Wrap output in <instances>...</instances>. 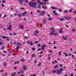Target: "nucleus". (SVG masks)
<instances>
[{
    "mask_svg": "<svg viewBox=\"0 0 76 76\" xmlns=\"http://www.w3.org/2000/svg\"><path fill=\"white\" fill-rule=\"evenodd\" d=\"M30 3H29V5L30 6V7H33L34 8H35L36 7H37V4H36V3L34 2H32L31 1H30Z\"/></svg>",
    "mask_w": 76,
    "mask_h": 76,
    "instance_id": "nucleus-1",
    "label": "nucleus"
},
{
    "mask_svg": "<svg viewBox=\"0 0 76 76\" xmlns=\"http://www.w3.org/2000/svg\"><path fill=\"white\" fill-rule=\"evenodd\" d=\"M1 37L2 38H3V39H7V41H9L10 40V39H9L8 37L6 36H1Z\"/></svg>",
    "mask_w": 76,
    "mask_h": 76,
    "instance_id": "nucleus-2",
    "label": "nucleus"
},
{
    "mask_svg": "<svg viewBox=\"0 0 76 76\" xmlns=\"http://www.w3.org/2000/svg\"><path fill=\"white\" fill-rule=\"evenodd\" d=\"M12 26L11 25H10L9 27L7 28V29H8L9 31H11L12 30Z\"/></svg>",
    "mask_w": 76,
    "mask_h": 76,
    "instance_id": "nucleus-3",
    "label": "nucleus"
},
{
    "mask_svg": "<svg viewBox=\"0 0 76 76\" xmlns=\"http://www.w3.org/2000/svg\"><path fill=\"white\" fill-rule=\"evenodd\" d=\"M45 14V11H42V13L41 14H40V15L41 16H43V15H44Z\"/></svg>",
    "mask_w": 76,
    "mask_h": 76,
    "instance_id": "nucleus-4",
    "label": "nucleus"
},
{
    "mask_svg": "<svg viewBox=\"0 0 76 76\" xmlns=\"http://www.w3.org/2000/svg\"><path fill=\"white\" fill-rule=\"evenodd\" d=\"M62 72H61L59 70H57L56 72L57 74L58 75H59V74H61Z\"/></svg>",
    "mask_w": 76,
    "mask_h": 76,
    "instance_id": "nucleus-5",
    "label": "nucleus"
},
{
    "mask_svg": "<svg viewBox=\"0 0 76 76\" xmlns=\"http://www.w3.org/2000/svg\"><path fill=\"white\" fill-rule=\"evenodd\" d=\"M47 23V19H45V20H43L42 23L44 24V25H46V23Z\"/></svg>",
    "mask_w": 76,
    "mask_h": 76,
    "instance_id": "nucleus-6",
    "label": "nucleus"
},
{
    "mask_svg": "<svg viewBox=\"0 0 76 76\" xmlns=\"http://www.w3.org/2000/svg\"><path fill=\"white\" fill-rule=\"evenodd\" d=\"M45 47H46V46H45V45H42V46L41 48L42 50H44V48H45Z\"/></svg>",
    "mask_w": 76,
    "mask_h": 76,
    "instance_id": "nucleus-7",
    "label": "nucleus"
},
{
    "mask_svg": "<svg viewBox=\"0 0 76 76\" xmlns=\"http://www.w3.org/2000/svg\"><path fill=\"white\" fill-rule=\"evenodd\" d=\"M51 9H53L54 10H57V8H56V7H53V6H51Z\"/></svg>",
    "mask_w": 76,
    "mask_h": 76,
    "instance_id": "nucleus-8",
    "label": "nucleus"
},
{
    "mask_svg": "<svg viewBox=\"0 0 76 76\" xmlns=\"http://www.w3.org/2000/svg\"><path fill=\"white\" fill-rule=\"evenodd\" d=\"M51 32H55V29L53 28H51Z\"/></svg>",
    "mask_w": 76,
    "mask_h": 76,
    "instance_id": "nucleus-9",
    "label": "nucleus"
},
{
    "mask_svg": "<svg viewBox=\"0 0 76 76\" xmlns=\"http://www.w3.org/2000/svg\"><path fill=\"white\" fill-rule=\"evenodd\" d=\"M63 28H61L60 29V31H59V32L60 33V34H63Z\"/></svg>",
    "mask_w": 76,
    "mask_h": 76,
    "instance_id": "nucleus-10",
    "label": "nucleus"
},
{
    "mask_svg": "<svg viewBox=\"0 0 76 76\" xmlns=\"http://www.w3.org/2000/svg\"><path fill=\"white\" fill-rule=\"evenodd\" d=\"M65 19H71V17H66V16H65Z\"/></svg>",
    "mask_w": 76,
    "mask_h": 76,
    "instance_id": "nucleus-11",
    "label": "nucleus"
},
{
    "mask_svg": "<svg viewBox=\"0 0 76 76\" xmlns=\"http://www.w3.org/2000/svg\"><path fill=\"white\" fill-rule=\"evenodd\" d=\"M17 16H18V17H22V15L20 13H18L17 14Z\"/></svg>",
    "mask_w": 76,
    "mask_h": 76,
    "instance_id": "nucleus-12",
    "label": "nucleus"
},
{
    "mask_svg": "<svg viewBox=\"0 0 76 76\" xmlns=\"http://www.w3.org/2000/svg\"><path fill=\"white\" fill-rule=\"evenodd\" d=\"M58 67V65H57L55 66L54 67V69H57Z\"/></svg>",
    "mask_w": 76,
    "mask_h": 76,
    "instance_id": "nucleus-13",
    "label": "nucleus"
},
{
    "mask_svg": "<svg viewBox=\"0 0 76 76\" xmlns=\"http://www.w3.org/2000/svg\"><path fill=\"white\" fill-rule=\"evenodd\" d=\"M26 66L25 65L23 66V70L25 71V70H26Z\"/></svg>",
    "mask_w": 76,
    "mask_h": 76,
    "instance_id": "nucleus-14",
    "label": "nucleus"
},
{
    "mask_svg": "<svg viewBox=\"0 0 76 76\" xmlns=\"http://www.w3.org/2000/svg\"><path fill=\"white\" fill-rule=\"evenodd\" d=\"M27 14V12L25 11L24 12L22 13L23 16H25V15H26Z\"/></svg>",
    "mask_w": 76,
    "mask_h": 76,
    "instance_id": "nucleus-15",
    "label": "nucleus"
},
{
    "mask_svg": "<svg viewBox=\"0 0 76 76\" xmlns=\"http://www.w3.org/2000/svg\"><path fill=\"white\" fill-rule=\"evenodd\" d=\"M42 8H43L44 9H45V10H46L47 9V7H44L43 5H42Z\"/></svg>",
    "mask_w": 76,
    "mask_h": 76,
    "instance_id": "nucleus-16",
    "label": "nucleus"
},
{
    "mask_svg": "<svg viewBox=\"0 0 76 76\" xmlns=\"http://www.w3.org/2000/svg\"><path fill=\"white\" fill-rule=\"evenodd\" d=\"M17 48L15 49V50H17L18 49H19L20 48V46H17Z\"/></svg>",
    "mask_w": 76,
    "mask_h": 76,
    "instance_id": "nucleus-17",
    "label": "nucleus"
},
{
    "mask_svg": "<svg viewBox=\"0 0 76 76\" xmlns=\"http://www.w3.org/2000/svg\"><path fill=\"white\" fill-rule=\"evenodd\" d=\"M17 45L20 46V45H22V44L19 43H17Z\"/></svg>",
    "mask_w": 76,
    "mask_h": 76,
    "instance_id": "nucleus-18",
    "label": "nucleus"
},
{
    "mask_svg": "<svg viewBox=\"0 0 76 76\" xmlns=\"http://www.w3.org/2000/svg\"><path fill=\"white\" fill-rule=\"evenodd\" d=\"M20 61H21L22 62H24L25 61V60L23 59V58H22V59H20Z\"/></svg>",
    "mask_w": 76,
    "mask_h": 76,
    "instance_id": "nucleus-19",
    "label": "nucleus"
},
{
    "mask_svg": "<svg viewBox=\"0 0 76 76\" xmlns=\"http://www.w3.org/2000/svg\"><path fill=\"white\" fill-rule=\"evenodd\" d=\"M39 5H44V3L42 2H40V3L39 4Z\"/></svg>",
    "mask_w": 76,
    "mask_h": 76,
    "instance_id": "nucleus-20",
    "label": "nucleus"
},
{
    "mask_svg": "<svg viewBox=\"0 0 76 76\" xmlns=\"http://www.w3.org/2000/svg\"><path fill=\"white\" fill-rule=\"evenodd\" d=\"M19 28H21V29H23V28H24V27L22 26H20V27H19Z\"/></svg>",
    "mask_w": 76,
    "mask_h": 76,
    "instance_id": "nucleus-21",
    "label": "nucleus"
},
{
    "mask_svg": "<svg viewBox=\"0 0 76 76\" xmlns=\"http://www.w3.org/2000/svg\"><path fill=\"white\" fill-rule=\"evenodd\" d=\"M29 44L31 46H32V45H34V43H33V42H30V43Z\"/></svg>",
    "mask_w": 76,
    "mask_h": 76,
    "instance_id": "nucleus-22",
    "label": "nucleus"
},
{
    "mask_svg": "<svg viewBox=\"0 0 76 76\" xmlns=\"http://www.w3.org/2000/svg\"><path fill=\"white\" fill-rule=\"evenodd\" d=\"M4 66H7V64H6V62H4Z\"/></svg>",
    "mask_w": 76,
    "mask_h": 76,
    "instance_id": "nucleus-23",
    "label": "nucleus"
},
{
    "mask_svg": "<svg viewBox=\"0 0 76 76\" xmlns=\"http://www.w3.org/2000/svg\"><path fill=\"white\" fill-rule=\"evenodd\" d=\"M34 57H35V54H32L31 56V57L33 58Z\"/></svg>",
    "mask_w": 76,
    "mask_h": 76,
    "instance_id": "nucleus-24",
    "label": "nucleus"
},
{
    "mask_svg": "<svg viewBox=\"0 0 76 76\" xmlns=\"http://www.w3.org/2000/svg\"><path fill=\"white\" fill-rule=\"evenodd\" d=\"M54 35H56V36H57V33L56 32L53 34Z\"/></svg>",
    "mask_w": 76,
    "mask_h": 76,
    "instance_id": "nucleus-25",
    "label": "nucleus"
},
{
    "mask_svg": "<svg viewBox=\"0 0 76 76\" xmlns=\"http://www.w3.org/2000/svg\"><path fill=\"white\" fill-rule=\"evenodd\" d=\"M62 38H63V39H64V40H66V39H67V37H62Z\"/></svg>",
    "mask_w": 76,
    "mask_h": 76,
    "instance_id": "nucleus-26",
    "label": "nucleus"
},
{
    "mask_svg": "<svg viewBox=\"0 0 76 76\" xmlns=\"http://www.w3.org/2000/svg\"><path fill=\"white\" fill-rule=\"evenodd\" d=\"M20 0V4H23V2H22V0Z\"/></svg>",
    "mask_w": 76,
    "mask_h": 76,
    "instance_id": "nucleus-27",
    "label": "nucleus"
},
{
    "mask_svg": "<svg viewBox=\"0 0 76 76\" xmlns=\"http://www.w3.org/2000/svg\"><path fill=\"white\" fill-rule=\"evenodd\" d=\"M72 10H73V9H71V10H69V13H70L72 12Z\"/></svg>",
    "mask_w": 76,
    "mask_h": 76,
    "instance_id": "nucleus-28",
    "label": "nucleus"
},
{
    "mask_svg": "<svg viewBox=\"0 0 76 76\" xmlns=\"http://www.w3.org/2000/svg\"><path fill=\"white\" fill-rule=\"evenodd\" d=\"M41 63H39L38 65V67H39V66H41Z\"/></svg>",
    "mask_w": 76,
    "mask_h": 76,
    "instance_id": "nucleus-29",
    "label": "nucleus"
},
{
    "mask_svg": "<svg viewBox=\"0 0 76 76\" xmlns=\"http://www.w3.org/2000/svg\"><path fill=\"white\" fill-rule=\"evenodd\" d=\"M53 33H54V32H53L52 31L50 33V35H53Z\"/></svg>",
    "mask_w": 76,
    "mask_h": 76,
    "instance_id": "nucleus-30",
    "label": "nucleus"
},
{
    "mask_svg": "<svg viewBox=\"0 0 76 76\" xmlns=\"http://www.w3.org/2000/svg\"><path fill=\"white\" fill-rule=\"evenodd\" d=\"M72 31H73V32H75L76 31V30L75 29H72Z\"/></svg>",
    "mask_w": 76,
    "mask_h": 76,
    "instance_id": "nucleus-31",
    "label": "nucleus"
},
{
    "mask_svg": "<svg viewBox=\"0 0 76 76\" xmlns=\"http://www.w3.org/2000/svg\"><path fill=\"white\" fill-rule=\"evenodd\" d=\"M38 7L39 9H40V8H41V6H40V5L39 4L38 5Z\"/></svg>",
    "mask_w": 76,
    "mask_h": 76,
    "instance_id": "nucleus-32",
    "label": "nucleus"
},
{
    "mask_svg": "<svg viewBox=\"0 0 76 76\" xmlns=\"http://www.w3.org/2000/svg\"><path fill=\"white\" fill-rule=\"evenodd\" d=\"M64 13H67L68 12V10H66V11H64Z\"/></svg>",
    "mask_w": 76,
    "mask_h": 76,
    "instance_id": "nucleus-33",
    "label": "nucleus"
},
{
    "mask_svg": "<svg viewBox=\"0 0 76 76\" xmlns=\"http://www.w3.org/2000/svg\"><path fill=\"white\" fill-rule=\"evenodd\" d=\"M34 36H36V37H37V34L35 32L34 33Z\"/></svg>",
    "mask_w": 76,
    "mask_h": 76,
    "instance_id": "nucleus-34",
    "label": "nucleus"
},
{
    "mask_svg": "<svg viewBox=\"0 0 76 76\" xmlns=\"http://www.w3.org/2000/svg\"><path fill=\"white\" fill-rule=\"evenodd\" d=\"M20 72L21 73H24V72H23V71L22 70H20Z\"/></svg>",
    "mask_w": 76,
    "mask_h": 76,
    "instance_id": "nucleus-35",
    "label": "nucleus"
},
{
    "mask_svg": "<svg viewBox=\"0 0 76 76\" xmlns=\"http://www.w3.org/2000/svg\"><path fill=\"white\" fill-rule=\"evenodd\" d=\"M59 12H62V10H61V9L60 8L59 10Z\"/></svg>",
    "mask_w": 76,
    "mask_h": 76,
    "instance_id": "nucleus-36",
    "label": "nucleus"
},
{
    "mask_svg": "<svg viewBox=\"0 0 76 76\" xmlns=\"http://www.w3.org/2000/svg\"><path fill=\"white\" fill-rule=\"evenodd\" d=\"M63 70V68H61L60 69V71H61V72H62Z\"/></svg>",
    "mask_w": 76,
    "mask_h": 76,
    "instance_id": "nucleus-37",
    "label": "nucleus"
},
{
    "mask_svg": "<svg viewBox=\"0 0 76 76\" xmlns=\"http://www.w3.org/2000/svg\"><path fill=\"white\" fill-rule=\"evenodd\" d=\"M49 20H52V18H48Z\"/></svg>",
    "mask_w": 76,
    "mask_h": 76,
    "instance_id": "nucleus-38",
    "label": "nucleus"
},
{
    "mask_svg": "<svg viewBox=\"0 0 76 76\" xmlns=\"http://www.w3.org/2000/svg\"><path fill=\"white\" fill-rule=\"evenodd\" d=\"M60 20H61V21H63V20H64V19H63L62 18H61L60 19Z\"/></svg>",
    "mask_w": 76,
    "mask_h": 76,
    "instance_id": "nucleus-39",
    "label": "nucleus"
},
{
    "mask_svg": "<svg viewBox=\"0 0 76 76\" xmlns=\"http://www.w3.org/2000/svg\"><path fill=\"white\" fill-rule=\"evenodd\" d=\"M37 2L39 4L41 2V1L39 0H37Z\"/></svg>",
    "mask_w": 76,
    "mask_h": 76,
    "instance_id": "nucleus-40",
    "label": "nucleus"
},
{
    "mask_svg": "<svg viewBox=\"0 0 76 76\" xmlns=\"http://www.w3.org/2000/svg\"><path fill=\"white\" fill-rule=\"evenodd\" d=\"M37 13H40V10H38L37 11Z\"/></svg>",
    "mask_w": 76,
    "mask_h": 76,
    "instance_id": "nucleus-41",
    "label": "nucleus"
},
{
    "mask_svg": "<svg viewBox=\"0 0 76 76\" xmlns=\"http://www.w3.org/2000/svg\"><path fill=\"white\" fill-rule=\"evenodd\" d=\"M59 66L60 67H63V65L62 64H60Z\"/></svg>",
    "mask_w": 76,
    "mask_h": 76,
    "instance_id": "nucleus-42",
    "label": "nucleus"
},
{
    "mask_svg": "<svg viewBox=\"0 0 76 76\" xmlns=\"http://www.w3.org/2000/svg\"><path fill=\"white\" fill-rule=\"evenodd\" d=\"M61 51H59V55H61Z\"/></svg>",
    "mask_w": 76,
    "mask_h": 76,
    "instance_id": "nucleus-43",
    "label": "nucleus"
},
{
    "mask_svg": "<svg viewBox=\"0 0 76 76\" xmlns=\"http://www.w3.org/2000/svg\"><path fill=\"white\" fill-rule=\"evenodd\" d=\"M40 44L39 43L38 44V45H37V47H39L40 46Z\"/></svg>",
    "mask_w": 76,
    "mask_h": 76,
    "instance_id": "nucleus-44",
    "label": "nucleus"
},
{
    "mask_svg": "<svg viewBox=\"0 0 76 76\" xmlns=\"http://www.w3.org/2000/svg\"><path fill=\"white\" fill-rule=\"evenodd\" d=\"M54 15H56V16H58V15L57 13H54Z\"/></svg>",
    "mask_w": 76,
    "mask_h": 76,
    "instance_id": "nucleus-45",
    "label": "nucleus"
},
{
    "mask_svg": "<svg viewBox=\"0 0 76 76\" xmlns=\"http://www.w3.org/2000/svg\"><path fill=\"white\" fill-rule=\"evenodd\" d=\"M2 3H6V1L5 0H3L2 1Z\"/></svg>",
    "mask_w": 76,
    "mask_h": 76,
    "instance_id": "nucleus-46",
    "label": "nucleus"
},
{
    "mask_svg": "<svg viewBox=\"0 0 76 76\" xmlns=\"http://www.w3.org/2000/svg\"><path fill=\"white\" fill-rule=\"evenodd\" d=\"M43 1H45V2H47V1H48V0H43Z\"/></svg>",
    "mask_w": 76,
    "mask_h": 76,
    "instance_id": "nucleus-47",
    "label": "nucleus"
},
{
    "mask_svg": "<svg viewBox=\"0 0 76 76\" xmlns=\"http://www.w3.org/2000/svg\"><path fill=\"white\" fill-rule=\"evenodd\" d=\"M56 73V71L54 70L53 71V73Z\"/></svg>",
    "mask_w": 76,
    "mask_h": 76,
    "instance_id": "nucleus-48",
    "label": "nucleus"
},
{
    "mask_svg": "<svg viewBox=\"0 0 76 76\" xmlns=\"http://www.w3.org/2000/svg\"><path fill=\"white\" fill-rule=\"evenodd\" d=\"M3 43L2 42H0V45H3Z\"/></svg>",
    "mask_w": 76,
    "mask_h": 76,
    "instance_id": "nucleus-49",
    "label": "nucleus"
},
{
    "mask_svg": "<svg viewBox=\"0 0 76 76\" xmlns=\"http://www.w3.org/2000/svg\"><path fill=\"white\" fill-rule=\"evenodd\" d=\"M32 50L33 51H34L35 50V48H32Z\"/></svg>",
    "mask_w": 76,
    "mask_h": 76,
    "instance_id": "nucleus-50",
    "label": "nucleus"
},
{
    "mask_svg": "<svg viewBox=\"0 0 76 76\" xmlns=\"http://www.w3.org/2000/svg\"><path fill=\"white\" fill-rule=\"evenodd\" d=\"M24 1H25V3H28V0H25Z\"/></svg>",
    "mask_w": 76,
    "mask_h": 76,
    "instance_id": "nucleus-51",
    "label": "nucleus"
},
{
    "mask_svg": "<svg viewBox=\"0 0 76 76\" xmlns=\"http://www.w3.org/2000/svg\"><path fill=\"white\" fill-rule=\"evenodd\" d=\"M41 49L40 48H39L37 50V51H41Z\"/></svg>",
    "mask_w": 76,
    "mask_h": 76,
    "instance_id": "nucleus-52",
    "label": "nucleus"
},
{
    "mask_svg": "<svg viewBox=\"0 0 76 76\" xmlns=\"http://www.w3.org/2000/svg\"><path fill=\"white\" fill-rule=\"evenodd\" d=\"M43 3H44V4H45V5L47 4V2H44Z\"/></svg>",
    "mask_w": 76,
    "mask_h": 76,
    "instance_id": "nucleus-53",
    "label": "nucleus"
},
{
    "mask_svg": "<svg viewBox=\"0 0 76 76\" xmlns=\"http://www.w3.org/2000/svg\"><path fill=\"white\" fill-rule=\"evenodd\" d=\"M6 16H7V15H5L4 17V18H6Z\"/></svg>",
    "mask_w": 76,
    "mask_h": 76,
    "instance_id": "nucleus-54",
    "label": "nucleus"
},
{
    "mask_svg": "<svg viewBox=\"0 0 76 76\" xmlns=\"http://www.w3.org/2000/svg\"><path fill=\"white\" fill-rule=\"evenodd\" d=\"M27 43H28V44H30V41L28 40L27 41Z\"/></svg>",
    "mask_w": 76,
    "mask_h": 76,
    "instance_id": "nucleus-55",
    "label": "nucleus"
},
{
    "mask_svg": "<svg viewBox=\"0 0 76 76\" xmlns=\"http://www.w3.org/2000/svg\"><path fill=\"white\" fill-rule=\"evenodd\" d=\"M11 76H15V75L14 74H12L11 75Z\"/></svg>",
    "mask_w": 76,
    "mask_h": 76,
    "instance_id": "nucleus-56",
    "label": "nucleus"
},
{
    "mask_svg": "<svg viewBox=\"0 0 76 76\" xmlns=\"http://www.w3.org/2000/svg\"><path fill=\"white\" fill-rule=\"evenodd\" d=\"M39 42L38 41H35V43H36V44H37V43H38Z\"/></svg>",
    "mask_w": 76,
    "mask_h": 76,
    "instance_id": "nucleus-57",
    "label": "nucleus"
},
{
    "mask_svg": "<svg viewBox=\"0 0 76 76\" xmlns=\"http://www.w3.org/2000/svg\"><path fill=\"white\" fill-rule=\"evenodd\" d=\"M4 47H2L1 48V50H3L4 49Z\"/></svg>",
    "mask_w": 76,
    "mask_h": 76,
    "instance_id": "nucleus-58",
    "label": "nucleus"
},
{
    "mask_svg": "<svg viewBox=\"0 0 76 76\" xmlns=\"http://www.w3.org/2000/svg\"><path fill=\"white\" fill-rule=\"evenodd\" d=\"M72 58H75V57H74V55H72Z\"/></svg>",
    "mask_w": 76,
    "mask_h": 76,
    "instance_id": "nucleus-59",
    "label": "nucleus"
},
{
    "mask_svg": "<svg viewBox=\"0 0 76 76\" xmlns=\"http://www.w3.org/2000/svg\"><path fill=\"white\" fill-rule=\"evenodd\" d=\"M74 13L76 14V10H75V11H74Z\"/></svg>",
    "mask_w": 76,
    "mask_h": 76,
    "instance_id": "nucleus-60",
    "label": "nucleus"
},
{
    "mask_svg": "<svg viewBox=\"0 0 76 76\" xmlns=\"http://www.w3.org/2000/svg\"><path fill=\"white\" fill-rule=\"evenodd\" d=\"M1 6H2V7H4V4H1Z\"/></svg>",
    "mask_w": 76,
    "mask_h": 76,
    "instance_id": "nucleus-61",
    "label": "nucleus"
},
{
    "mask_svg": "<svg viewBox=\"0 0 76 76\" xmlns=\"http://www.w3.org/2000/svg\"><path fill=\"white\" fill-rule=\"evenodd\" d=\"M28 53H29V51H27L26 53V54L28 55Z\"/></svg>",
    "mask_w": 76,
    "mask_h": 76,
    "instance_id": "nucleus-62",
    "label": "nucleus"
},
{
    "mask_svg": "<svg viewBox=\"0 0 76 76\" xmlns=\"http://www.w3.org/2000/svg\"><path fill=\"white\" fill-rule=\"evenodd\" d=\"M47 15H48V17H50V14H47Z\"/></svg>",
    "mask_w": 76,
    "mask_h": 76,
    "instance_id": "nucleus-63",
    "label": "nucleus"
},
{
    "mask_svg": "<svg viewBox=\"0 0 76 76\" xmlns=\"http://www.w3.org/2000/svg\"><path fill=\"white\" fill-rule=\"evenodd\" d=\"M20 76H24V75H23V74H21L20 75Z\"/></svg>",
    "mask_w": 76,
    "mask_h": 76,
    "instance_id": "nucleus-64",
    "label": "nucleus"
}]
</instances>
